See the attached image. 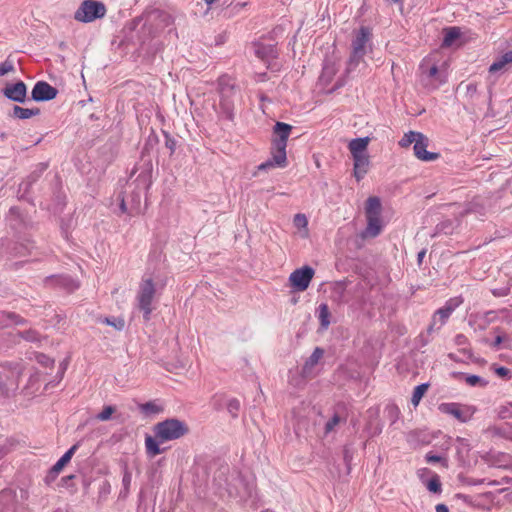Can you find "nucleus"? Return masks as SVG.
Listing matches in <instances>:
<instances>
[{
  "label": "nucleus",
  "instance_id": "ea45409f",
  "mask_svg": "<svg viewBox=\"0 0 512 512\" xmlns=\"http://www.w3.org/2000/svg\"><path fill=\"white\" fill-rule=\"evenodd\" d=\"M428 388H429V383H421L414 388L412 397H411V403L414 406H417L420 403L421 399L427 392Z\"/></svg>",
  "mask_w": 512,
  "mask_h": 512
},
{
  "label": "nucleus",
  "instance_id": "4be33fe9",
  "mask_svg": "<svg viewBox=\"0 0 512 512\" xmlns=\"http://www.w3.org/2000/svg\"><path fill=\"white\" fill-rule=\"evenodd\" d=\"M28 320L15 312L0 311V328H6L11 325H26Z\"/></svg>",
  "mask_w": 512,
  "mask_h": 512
},
{
  "label": "nucleus",
  "instance_id": "5701e85b",
  "mask_svg": "<svg viewBox=\"0 0 512 512\" xmlns=\"http://www.w3.org/2000/svg\"><path fill=\"white\" fill-rule=\"evenodd\" d=\"M367 219V227L361 233L362 238H375L382 231V224L380 216H366Z\"/></svg>",
  "mask_w": 512,
  "mask_h": 512
},
{
  "label": "nucleus",
  "instance_id": "8fccbe9b",
  "mask_svg": "<svg viewBox=\"0 0 512 512\" xmlns=\"http://www.w3.org/2000/svg\"><path fill=\"white\" fill-rule=\"evenodd\" d=\"M385 413L387 414V417L391 421V423H395L399 417L400 410L399 408L394 404H389L385 408Z\"/></svg>",
  "mask_w": 512,
  "mask_h": 512
},
{
  "label": "nucleus",
  "instance_id": "052dcab7",
  "mask_svg": "<svg viewBox=\"0 0 512 512\" xmlns=\"http://www.w3.org/2000/svg\"><path fill=\"white\" fill-rule=\"evenodd\" d=\"M352 457H353V453H352L351 449L348 446H345L343 449V459L347 466L350 465V463L352 461Z\"/></svg>",
  "mask_w": 512,
  "mask_h": 512
},
{
  "label": "nucleus",
  "instance_id": "680f3d73",
  "mask_svg": "<svg viewBox=\"0 0 512 512\" xmlns=\"http://www.w3.org/2000/svg\"><path fill=\"white\" fill-rule=\"evenodd\" d=\"M119 207H120V210L123 213H128L130 215L129 200L124 195L121 197V201H120Z\"/></svg>",
  "mask_w": 512,
  "mask_h": 512
},
{
  "label": "nucleus",
  "instance_id": "9b49d317",
  "mask_svg": "<svg viewBox=\"0 0 512 512\" xmlns=\"http://www.w3.org/2000/svg\"><path fill=\"white\" fill-rule=\"evenodd\" d=\"M43 282L48 288H59L69 293L79 287V283L69 275H50L47 276Z\"/></svg>",
  "mask_w": 512,
  "mask_h": 512
},
{
  "label": "nucleus",
  "instance_id": "1a4fd4ad",
  "mask_svg": "<svg viewBox=\"0 0 512 512\" xmlns=\"http://www.w3.org/2000/svg\"><path fill=\"white\" fill-rule=\"evenodd\" d=\"M461 407V404L455 402L442 403L439 406V410L442 413L452 415L461 423H466L472 418L477 409L474 406L468 405L464 406V410H462Z\"/></svg>",
  "mask_w": 512,
  "mask_h": 512
},
{
  "label": "nucleus",
  "instance_id": "6e6552de",
  "mask_svg": "<svg viewBox=\"0 0 512 512\" xmlns=\"http://www.w3.org/2000/svg\"><path fill=\"white\" fill-rule=\"evenodd\" d=\"M314 274L315 270L309 265L295 269L289 276V285L294 291L303 292L309 287Z\"/></svg>",
  "mask_w": 512,
  "mask_h": 512
},
{
  "label": "nucleus",
  "instance_id": "338daca9",
  "mask_svg": "<svg viewBox=\"0 0 512 512\" xmlns=\"http://www.w3.org/2000/svg\"><path fill=\"white\" fill-rule=\"evenodd\" d=\"M454 341L456 345H465L468 342V339L464 334H457Z\"/></svg>",
  "mask_w": 512,
  "mask_h": 512
},
{
  "label": "nucleus",
  "instance_id": "393cba45",
  "mask_svg": "<svg viewBox=\"0 0 512 512\" xmlns=\"http://www.w3.org/2000/svg\"><path fill=\"white\" fill-rule=\"evenodd\" d=\"M443 41L441 47L448 48L455 44L461 37V29L457 26H450L443 29Z\"/></svg>",
  "mask_w": 512,
  "mask_h": 512
},
{
  "label": "nucleus",
  "instance_id": "6ab92c4d",
  "mask_svg": "<svg viewBox=\"0 0 512 512\" xmlns=\"http://www.w3.org/2000/svg\"><path fill=\"white\" fill-rule=\"evenodd\" d=\"M371 35V31L368 27L361 26L352 40V50H354L355 53L360 52L366 54V44L370 41Z\"/></svg>",
  "mask_w": 512,
  "mask_h": 512
},
{
  "label": "nucleus",
  "instance_id": "c9c22d12",
  "mask_svg": "<svg viewBox=\"0 0 512 512\" xmlns=\"http://www.w3.org/2000/svg\"><path fill=\"white\" fill-rule=\"evenodd\" d=\"M48 163L47 162H41L38 163L34 170L31 171V173L25 178L30 183L35 184L43 175V173L47 170Z\"/></svg>",
  "mask_w": 512,
  "mask_h": 512
},
{
  "label": "nucleus",
  "instance_id": "f8f14e48",
  "mask_svg": "<svg viewBox=\"0 0 512 512\" xmlns=\"http://www.w3.org/2000/svg\"><path fill=\"white\" fill-rule=\"evenodd\" d=\"M233 481L238 483L241 488L238 486L232 485L231 482L226 480L225 490L232 497H239L240 499H246L252 497L253 493V485L248 483L240 474L233 477Z\"/></svg>",
  "mask_w": 512,
  "mask_h": 512
},
{
  "label": "nucleus",
  "instance_id": "0eeeda50",
  "mask_svg": "<svg viewBox=\"0 0 512 512\" xmlns=\"http://www.w3.org/2000/svg\"><path fill=\"white\" fill-rule=\"evenodd\" d=\"M293 129V126L277 121L275 125L273 126V137L271 140V148L273 150H276V152L279 154L278 157H276L278 160L282 161L285 159L286 153V147H287V141L291 134V131Z\"/></svg>",
  "mask_w": 512,
  "mask_h": 512
},
{
  "label": "nucleus",
  "instance_id": "a18cd8bd",
  "mask_svg": "<svg viewBox=\"0 0 512 512\" xmlns=\"http://www.w3.org/2000/svg\"><path fill=\"white\" fill-rule=\"evenodd\" d=\"M420 134L422 133L416 131H409L408 133H405L403 138L399 141V145L401 147H408L412 143L415 144Z\"/></svg>",
  "mask_w": 512,
  "mask_h": 512
},
{
  "label": "nucleus",
  "instance_id": "13d9d810",
  "mask_svg": "<svg viewBox=\"0 0 512 512\" xmlns=\"http://www.w3.org/2000/svg\"><path fill=\"white\" fill-rule=\"evenodd\" d=\"M494 372L497 376L501 377V378H511V370L504 367V366H498V367H494Z\"/></svg>",
  "mask_w": 512,
  "mask_h": 512
},
{
  "label": "nucleus",
  "instance_id": "4468645a",
  "mask_svg": "<svg viewBox=\"0 0 512 512\" xmlns=\"http://www.w3.org/2000/svg\"><path fill=\"white\" fill-rule=\"evenodd\" d=\"M429 139L422 133L413 146L414 155L421 161L431 162L440 157L439 153L427 151Z\"/></svg>",
  "mask_w": 512,
  "mask_h": 512
},
{
  "label": "nucleus",
  "instance_id": "49530a36",
  "mask_svg": "<svg viewBox=\"0 0 512 512\" xmlns=\"http://www.w3.org/2000/svg\"><path fill=\"white\" fill-rule=\"evenodd\" d=\"M240 401L236 398H231L227 401L226 409L232 418H237L240 411Z\"/></svg>",
  "mask_w": 512,
  "mask_h": 512
},
{
  "label": "nucleus",
  "instance_id": "a211bd4d",
  "mask_svg": "<svg viewBox=\"0 0 512 512\" xmlns=\"http://www.w3.org/2000/svg\"><path fill=\"white\" fill-rule=\"evenodd\" d=\"M33 249V243L25 237H19L17 241L11 243L8 247L9 254L13 257H24L31 254Z\"/></svg>",
  "mask_w": 512,
  "mask_h": 512
},
{
  "label": "nucleus",
  "instance_id": "09e8293b",
  "mask_svg": "<svg viewBox=\"0 0 512 512\" xmlns=\"http://www.w3.org/2000/svg\"><path fill=\"white\" fill-rule=\"evenodd\" d=\"M10 117L20 119V120H26L29 119V113L28 108H23L21 106L15 105L9 114Z\"/></svg>",
  "mask_w": 512,
  "mask_h": 512
},
{
  "label": "nucleus",
  "instance_id": "58836bf2",
  "mask_svg": "<svg viewBox=\"0 0 512 512\" xmlns=\"http://www.w3.org/2000/svg\"><path fill=\"white\" fill-rule=\"evenodd\" d=\"M141 41V48L146 51L147 54L154 57L158 52L163 50V43L160 41H154L150 44H148L147 48H145L146 45V39L142 36H140Z\"/></svg>",
  "mask_w": 512,
  "mask_h": 512
},
{
  "label": "nucleus",
  "instance_id": "bf43d9fd",
  "mask_svg": "<svg viewBox=\"0 0 512 512\" xmlns=\"http://www.w3.org/2000/svg\"><path fill=\"white\" fill-rule=\"evenodd\" d=\"M60 471H53V466L49 469L47 475L44 478V482L50 485L59 475Z\"/></svg>",
  "mask_w": 512,
  "mask_h": 512
},
{
  "label": "nucleus",
  "instance_id": "7c9ffc66",
  "mask_svg": "<svg viewBox=\"0 0 512 512\" xmlns=\"http://www.w3.org/2000/svg\"><path fill=\"white\" fill-rule=\"evenodd\" d=\"M512 63V50L505 52L496 58V60L490 65L489 72L495 73L502 70L507 64Z\"/></svg>",
  "mask_w": 512,
  "mask_h": 512
},
{
  "label": "nucleus",
  "instance_id": "f257e3e1",
  "mask_svg": "<svg viewBox=\"0 0 512 512\" xmlns=\"http://www.w3.org/2000/svg\"><path fill=\"white\" fill-rule=\"evenodd\" d=\"M153 162L152 157L141 152L139 161L135 164L126 183L125 197L129 200L130 215L140 214L141 198L152 185Z\"/></svg>",
  "mask_w": 512,
  "mask_h": 512
},
{
  "label": "nucleus",
  "instance_id": "473e14b6",
  "mask_svg": "<svg viewBox=\"0 0 512 512\" xmlns=\"http://www.w3.org/2000/svg\"><path fill=\"white\" fill-rule=\"evenodd\" d=\"M507 454L502 452H488L484 457V461L495 467L505 466L503 463L506 461Z\"/></svg>",
  "mask_w": 512,
  "mask_h": 512
},
{
  "label": "nucleus",
  "instance_id": "f03ea898",
  "mask_svg": "<svg viewBox=\"0 0 512 512\" xmlns=\"http://www.w3.org/2000/svg\"><path fill=\"white\" fill-rule=\"evenodd\" d=\"M144 21L142 33L148 34L154 38L160 30L173 26L174 17L167 11L161 9H153L145 14L136 17L131 22V29L134 30Z\"/></svg>",
  "mask_w": 512,
  "mask_h": 512
},
{
  "label": "nucleus",
  "instance_id": "0e129e2a",
  "mask_svg": "<svg viewBox=\"0 0 512 512\" xmlns=\"http://www.w3.org/2000/svg\"><path fill=\"white\" fill-rule=\"evenodd\" d=\"M346 290L345 282L339 281L334 286V292L338 293L340 297L343 296L344 292Z\"/></svg>",
  "mask_w": 512,
  "mask_h": 512
},
{
  "label": "nucleus",
  "instance_id": "39448f33",
  "mask_svg": "<svg viewBox=\"0 0 512 512\" xmlns=\"http://www.w3.org/2000/svg\"><path fill=\"white\" fill-rule=\"evenodd\" d=\"M220 102L219 108L220 113L229 121H233L235 117V98L237 91L235 85L230 83V80L226 77H220L218 80Z\"/></svg>",
  "mask_w": 512,
  "mask_h": 512
},
{
  "label": "nucleus",
  "instance_id": "4c0bfd02",
  "mask_svg": "<svg viewBox=\"0 0 512 512\" xmlns=\"http://www.w3.org/2000/svg\"><path fill=\"white\" fill-rule=\"evenodd\" d=\"M17 335L23 340L31 343H39L41 342L42 336L35 329H27L24 331H18Z\"/></svg>",
  "mask_w": 512,
  "mask_h": 512
},
{
  "label": "nucleus",
  "instance_id": "cd10ccee",
  "mask_svg": "<svg viewBox=\"0 0 512 512\" xmlns=\"http://www.w3.org/2000/svg\"><path fill=\"white\" fill-rule=\"evenodd\" d=\"M34 184L30 183L28 180L24 179L18 186V199L27 201L28 203L34 205L33 197L31 196L32 187Z\"/></svg>",
  "mask_w": 512,
  "mask_h": 512
},
{
  "label": "nucleus",
  "instance_id": "3c124183",
  "mask_svg": "<svg viewBox=\"0 0 512 512\" xmlns=\"http://www.w3.org/2000/svg\"><path fill=\"white\" fill-rule=\"evenodd\" d=\"M116 411L115 406L107 405L104 406L102 411L96 416L99 421H107L111 418L113 413Z\"/></svg>",
  "mask_w": 512,
  "mask_h": 512
},
{
  "label": "nucleus",
  "instance_id": "ddd939ff",
  "mask_svg": "<svg viewBox=\"0 0 512 512\" xmlns=\"http://www.w3.org/2000/svg\"><path fill=\"white\" fill-rule=\"evenodd\" d=\"M2 93L10 101L25 103L27 100V85L22 80L7 83L2 89Z\"/></svg>",
  "mask_w": 512,
  "mask_h": 512
},
{
  "label": "nucleus",
  "instance_id": "bb28decb",
  "mask_svg": "<svg viewBox=\"0 0 512 512\" xmlns=\"http://www.w3.org/2000/svg\"><path fill=\"white\" fill-rule=\"evenodd\" d=\"M452 377L464 379L467 385L471 387H486L488 385V381L478 375H470L464 372H452Z\"/></svg>",
  "mask_w": 512,
  "mask_h": 512
},
{
  "label": "nucleus",
  "instance_id": "37998d69",
  "mask_svg": "<svg viewBox=\"0 0 512 512\" xmlns=\"http://www.w3.org/2000/svg\"><path fill=\"white\" fill-rule=\"evenodd\" d=\"M428 78H434L436 80V84L434 87H438L439 85L446 82V76L439 71L436 65H432L427 71Z\"/></svg>",
  "mask_w": 512,
  "mask_h": 512
},
{
  "label": "nucleus",
  "instance_id": "e433bc0d",
  "mask_svg": "<svg viewBox=\"0 0 512 512\" xmlns=\"http://www.w3.org/2000/svg\"><path fill=\"white\" fill-rule=\"evenodd\" d=\"M382 428H383V426L378 419V414L375 413L374 419L371 418L366 425V430L369 434V437H374V436L379 435L382 432Z\"/></svg>",
  "mask_w": 512,
  "mask_h": 512
},
{
  "label": "nucleus",
  "instance_id": "c03bdc74",
  "mask_svg": "<svg viewBox=\"0 0 512 512\" xmlns=\"http://www.w3.org/2000/svg\"><path fill=\"white\" fill-rule=\"evenodd\" d=\"M100 323L114 327L116 330L121 331L125 327V321L120 317H104L99 319Z\"/></svg>",
  "mask_w": 512,
  "mask_h": 512
},
{
  "label": "nucleus",
  "instance_id": "774afa93",
  "mask_svg": "<svg viewBox=\"0 0 512 512\" xmlns=\"http://www.w3.org/2000/svg\"><path fill=\"white\" fill-rule=\"evenodd\" d=\"M485 482V479H474V478H467L465 480V484L470 486H477L480 484H483Z\"/></svg>",
  "mask_w": 512,
  "mask_h": 512
},
{
  "label": "nucleus",
  "instance_id": "f704fd0d",
  "mask_svg": "<svg viewBox=\"0 0 512 512\" xmlns=\"http://www.w3.org/2000/svg\"><path fill=\"white\" fill-rule=\"evenodd\" d=\"M436 323H437V317H435V315H433L432 321H431V323L429 324V326L426 329V333L425 334L422 333L419 336L422 346L427 345L430 342V340H431L430 336L434 332L439 331L440 328L443 326L441 324L439 326H436Z\"/></svg>",
  "mask_w": 512,
  "mask_h": 512
},
{
  "label": "nucleus",
  "instance_id": "9d476101",
  "mask_svg": "<svg viewBox=\"0 0 512 512\" xmlns=\"http://www.w3.org/2000/svg\"><path fill=\"white\" fill-rule=\"evenodd\" d=\"M58 90L46 81H37L31 91V100L46 102L57 97Z\"/></svg>",
  "mask_w": 512,
  "mask_h": 512
},
{
  "label": "nucleus",
  "instance_id": "4d7b16f0",
  "mask_svg": "<svg viewBox=\"0 0 512 512\" xmlns=\"http://www.w3.org/2000/svg\"><path fill=\"white\" fill-rule=\"evenodd\" d=\"M425 459L428 463H438V462H443V464L445 466H447V460L445 458H443L442 456L440 455H436V454H433L432 452H428L426 455H425Z\"/></svg>",
  "mask_w": 512,
  "mask_h": 512
},
{
  "label": "nucleus",
  "instance_id": "423d86ee",
  "mask_svg": "<svg viewBox=\"0 0 512 512\" xmlns=\"http://www.w3.org/2000/svg\"><path fill=\"white\" fill-rule=\"evenodd\" d=\"M107 13L105 4L98 0H84L74 13V19L82 23H91L102 19Z\"/></svg>",
  "mask_w": 512,
  "mask_h": 512
},
{
  "label": "nucleus",
  "instance_id": "69168bd1",
  "mask_svg": "<svg viewBox=\"0 0 512 512\" xmlns=\"http://www.w3.org/2000/svg\"><path fill=\"white\" fill-rule=\"evenodd\" d=\"M477 93V84L476 83H469L466 86V95L469 97H474V95Z\"/></svg>",
  "mask_w": 512,
  "mask_h": 512
},
{
  "label": "nucleus",
  "instance_id": "864d4df0",
  "mask_svg": "<svg viewBox=\"0 0 512 512\" xmlns=\"http://www.w3.org/2000/svg\"><path fill=\"white\" fill-rule=\"evenodd\" d=\"M15 70L14 64L9 59L4 62H0V77L6 75L9 72H13Z\"/></svg>",
  "mask_w": 512,
  "mask_h": 512
},
{
  "label": "nucleus",
  "instance_id": "c85d7f7f",
  "mask_svg": "<svg viewBox=\"0 0 512 512\" xmlns=\"http://www.w3.org/2000/svg\"><path fill=\"white\" fill-rule=\"evenodd\" d=\"M382 211V205L380 198L377 196H371L366 201L365 215L366 216H380Z\"/></svg>",
  "mask_w": 512,
  "mask_h": 512
},
{
  "label": "nucleus",
  "instance_id": "c756f323",
  "mask_svg": "<svg viewBox=\"0 0 512 512\" xmlns=\"http://www.w3.org/2000/svg\"><path fill=\"white\" fill-rule=\"evenodd\" d=\"M79 448V443L72 445L53 465V471H62L63 468L70 462L71 458Z\"/></svg>",
  "mask_w": 512,
  "mask_h": 512
},
{
  "label": "nucleus",
  "instance_id": "b1692460",
  "mask_svg": "<svg viewBox=\"0 0 512 512\" xmlns=\"http://www.w3.org/2000/svg\"><path fill=\"white\" fill-rule=\"evenodd\" d=\"M271 150V158L267 159L265 162L261 163L257 166L258 171H264L267 172L275 167L284 168L287 165V154H285V159L282 161L278 160L276 157H278V153L276 150Z\"/></svg>",
  "mask_w": 512,
  "mask_h": 512
},
{
  "label": "nucleus",
  "instance_id": "dca6fc26",
  "mask_svg": "<svg viewBox=\"0 0 512 512\" xmlns=\"http://www.w3.org/2000/svg\"><path fill=\"white\" fill-rule=\"evenodd\" d=\"M463 303V298L461 296L453 297L448 299L444 306L437 309L434 313L435 317L438 318L441 325H444L451 314Z\"/></svg>",
  "mask_w": 512,
  "mask_h": 512
},
{
  "label": "nucleus",
  "instance_id": "de8ad7c7",
  "mask_svg": "<svg viewBox=\"0 0 512 512\" xmlns=\"http://www.w3.org/2000/svg\"><path fill=\"white\" fill-rule=\"evenodd\" d=\"M427 489L435 494H438L442 491L441 488V482L439 479V476L437 474H434L429 481L427 482Z\"/></svg>",
  "mask_w": 512,
  "mask_h": 512
},
{
  "label": "nucleus",
  "instance_id": "5fc2aeb1",
  "mask_svg": "<svg viewBox=\"0 0 512 512\" xmlns=\"http://www.w3.org/2000/svg\"><path fill=\"white\" fill-rule=\"evenodd\" d=\"M483 210H484L483 206L479 205L477 199H474L473 201H471L467 205V208H466V212H468V213L475 212V213H479L480 215H484Z\"/></svg>",
  "mask_w": 512,
  "mask_h": 512
},
{
  "label": "nucleus",
  "instance_id": "2f4dec72",
  "mask_svg": "<svg viewBox=\"0 0 512 512\" xmlns=\"http://www.w3.org/2000/svg\"><path fill=\"white\" fill-rule=\"evenodd\" d=\"M160 441L150 435H146L145 438V446H146V453L149 457H155L161 453H163V449L160 448Z\"/></svg>",
  "mask_w": 512,
  "mask_h": 512
},
{
  "label": "nucleus",
  "instance_id": "6e6d98bb",
  "mask_svg": "<svg viewBox=\"0 0 512 512\" xmlns=\"http://www.w3.org/2000/svg\"><path fill=\"white\" fill-rule=\"evenodd\" d=\"M340 416L338 414H334L331 419H329L325 424V432L330 433L334 427L339 424Z\"/></svg>",
  "mask_w": 512,
  "mask_h": 512
},
{
  "label": "nucleus",
  "instance_id": "79ce46f5",
  "mask_svg": "<svg viewBox=\"0 0 512 512\" xmlns=\"http://www.w3.org/2000/svg\"><path fill=\"white\" fill-rule=\"evenodd\" d=\"M319 320L321 328L327 329L330 325V311L328 308V305L325 303H322L319 305Z\"/></svg>",
  "mask_w": 512,
  "mask_h": 512
},
{
  "label": "nucleus",
  "instance_id": "72a5a7b5",
  "mask_svg": "<svg viewBox=\"0 0 512 512\" xmlns=\"http://www.w3.org/2000/svg\"><path fill=\"white\" fill-rule=\"evenodd\" d=\"M364 56H365V54L360 53V52L355 53V51L352 50L350 57L347 61V67L345 70V74L347 76H349L352 72H354L356 70V68L358 67L360 62L363 60Z\"/></svg>",
  "mask_w": 512,
  "mask_h": 512
},
{
  "label": "nucleus",
  "instance_id": "aec40b11",
  "mask_svg": "<svg viewBox=\"0 0 512 512\" xmlns=\"http://www.w3.org/2000/svg\"><path fill=\"white\" fill-rule=\"evenodd\" d=\"M324 356V349L315 347L312 354L306 359L301 369V376L303 378H311L313 375L314 367L319 363L320 359Z\"/></svg>",
  "mask_w": 512,
  "mask_h": 512
},
{
  "label": "nucleus",
  "instance_id": "a878e982",
  "mask_svg": "<svg viewBox=\"0 0 512 512\" xmlns=\"http://www.w3.org/2000/svg\"><path fill=\"white\" fill-rule=\"evenodd\" d=\"M369 141V137H360L352 139L349 143V150L351 152L352 157L366 155Z\"/></svg>",
  "mask_w": 512,
  "mask_h": 512
},
{
  "label": "nucleus",
  "instance_id": "603ef678",
  "mask_svg": "<svg viewBox=\"0 0 512 512\" xmlns=\"http://www.w3.org/2000/svg\"><path fill=\"white\" fill-rule=\"evenodd\" d=\"M162 133L165 138V147L169 149L170 155L174 154L177 146V141L174 137H172L167 131L162 130Z\"/></svg>",
  "mask_w": 512,
  "mask_h": 512
},
{
  "label": "nucleus",
  "instance_id": "2eb2a0df",
  "mask_svg": "<svg viewBox=\"0 0 512 512\" xmlns=\"http://www.w3.org/2000/svg\"><path fill=\"white\" fill-rule=\"evenodd\" d=\"M9 225L16 231L22 229H29L32 227V222L28 219L27 215L22 213L19 207L13 206L9 210L8 215Z\"/></svg>",
  "mask_w": 512,
  "mask_h": 512
},
{
  "label": "nucleus",
  "instance_id": "a19ab883",
  "mask_svg": "<svg viewBox=\"0 0 512 512\" xmlns=\"http://www.w3.org/2000/svg\"><path fill=\"white\" fill-rule=\"evenodd\" d=\"M139 410L145 415L158 414L163 411V407L153 401H148L139 405Z\"/></svg>",
  "mask_w": 512,
  "mask_h": 512
},
{
  "label": "nucleus",
  "instance_id": "f3484780",
  "mask_svg": "<svg viewBox=\"0 0 512 512\" xmlns=\"http://www.w3.org/2000/svg\"><path fill=\"white\" fill-rule=\"evenodd\" d=\"M253 46L255 55L262 61L267 62L268 68H270V61L278 58V50L276 45L255 42Z\"/></svg>",
  "mask_w": 512,
  "mask_h": 512
},
{
  "label": "nucleus",
  "instance_id": "20e7f679",
  "mask_svg": "<svg viewBox=\"0 0 512 512\" xmlns=\"http://www.w3.org/2000/svg\"><path fill=\"white\" fill-rule=\"evenodd\" d=\"M153 432L160 442H167L186 436L190 429L186 422L178 418H167L155 424Z\"/></svg>",
  "mask_w": 512,
  "mask_h": 512
},
{
  "label": "nucleus",
  "instance_id": "412c9836",
  "mask_svg": "<svg viewBox=\"0 0 512 512\" xmlns=\"http://www.w3.org/2000/svg\"><path fill=\"white\" fill-rule=\"evenodd\" d=\"M353 161H354L353 175H354L355 179L359 182L368 173V167L370 164L369 155L366 154V155L354 156Z\"/></svg>",
  "mask_w": 512,
  "mask_h": 512
},
{
  "label": "nucleus",
  "instance_id": "e2e57ef3",
  "mask_svg": "<svg viewBox=\"0 0 512 512\" xmlns=\"http://www.w3.org/2000/svg\"><path fill=\"white\" fill-rule=\"evenodd\" d=\"M152 143H158V136L154 133V131H152L151 135L148 138L147 143L145 144V146L143 148V149H145V153L148 154L150 157H151V155L148 152V144H152ZM143 151L144 150H142V152Z\"/></svg>",
  "mask_w": 512,
  "mask_h": 512
},
{
  "label": "nucleus",
  "instance_id": "7ed1b4c3",
  "mask_svg": "<svg viewBox=\"0 0 512 512\" xmlns=\"http://www.w3.org/2000/svg\"><path fill=\"white\" fill-rule=\"evenodd\" d=\"M156 285L165 287L166 280L156 277V283L152 276L143 277L137 293L138 308L143 313V319L149 321L153 311L152 301L156 293Z\"/></svg>",
  "mask_w": 512,
  "mask_h": 512
}]
</instances>
